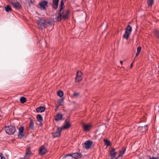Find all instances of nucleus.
<instances>
[{"mask_svg": "<svg viewBox=\"0 0 159 159\" xmlns=\"http://www.w3.org/2000/svg\"><path fill=\"white\" fill-rule=\"evenodd\" d=\"M48 2L46 0L41 1L38 4V7L42 10H45L47 9V7L48 6Z\"/></svg>", "mask_w": 159, "mask_h": 159, "instance_id": "2", "label": "nucleus"}, {"mask_svg": "<svg viewBox=\"0 0 159 159\" xmlns=\"http://www.w3.org/2000/svg\"><path fill=\"white\" fill-rule=\"evenodd\" d=\"M133 63H132L130 65V68H131L133 67Z\"/></svg>", "mask_w": 159, "mask_h": 159, "instance_id": "41", "label": "nucleus"}, {"mask_svg": "<svg viewBox=\"0 0 159 159\" xmlns=\"http://www.w3.org/2000/svg\"><path fill=\"white\" fill-rule=\"evenodd\" d=\"M132 30V27L130 25H128L125 28V31H127L130 34Z\"/></svg>", "mask_w": 159, "mask_h": 159, "instance_id": "23", "label": "nucleus"}, {"mask_svg": "<svg viewBox=\"0 0 159 159\" xmlns=\"http://www.w3.org/2000/svg\"><path fill=\"white\" fill-rule=\"evenodd\" d=\"M148 157L150 158L148 159H158V158L157 157H151L150 156H149Z\"/></svg>", "mask_w": 159, "mask_h": 159, "instance_id": "36", "label": "nucleus"}, {"mask_svg": "<svg viewBox=\"0 0 159 159\" xmlns=\"http://www.w3.org/2000/svg\"><path fill=\"white\" fill-rule=\"evenodd\" d=\"M143 127L144 128H145V129L146 130H147L148 129V125H144Z\"/></svg>", "mask_w": 159, "mask_h": 159, "instance_id": "37", "label": "nucleus"}, {"mask_svg": "<svg viewBox=\"0 0 159 159\" xmlns=\"http://www.w3.org/2000/svg\"><path fill=\"white\" fill-rule=\"evenodd\" d=\"M60 106H59V105L56 106V109H55V110L56 111L58 110V108Z\"/></svg>", "mask_w": 159, "mask_h": 159, "instance_id": "38", "label": "nucleus"}, {"mask_svg": "<svg viewBox=\"0 0 159 159\" xmlns=\"http://www.w3.org/2000/svg\"><path fill=\"white\" fill-rule=\"evenodd\" d=\"M24 158L25 159H29L30 158V148H29L27 149Z\"/></svg>", "mask_w": 159, "mask_h": 159, "instance_id": "22", "label": "nucleus"}, {"mask_svg": "<svg viewBox=\"0 0 159 159\" xmlns=\"http://www.w3.org/2000/svg\"><path fill=\"white\" fill-rule=\"evenodd\" d=\"M0 157H1V159H6L4 157L2 153H0Z\"/></svg>", "mask_w": 159, "mask_h": 159, "instance_id": "35", "label": "nucleus"}, {"mask_svg": "<svg viewBox=\"0 0 159 159\" xmlns=\"http://www.w3.org/2000/svg\"><path fill=\"white\" fill-rule=\"evenodd\" d=\"M130 34H129V32L127 31H125L124 34L123 35V38L127 39H128Z\"/></svg>", "mask_w": 159, "mask_h": 159, "instance_id": "25", "label": "nucleus"}, {"mask_svg": "<svg viewBox=\"0 0 159 159\" xmlns=\"http://www.w3.org/2000/svg\"><path fill=\"white\" fill-rule=\"evenodd\" d=\"M35 0H30V3H33L35 2Z\"/></svg>", "mask_w": 159, "mask_h": 159, "instance_id": "40", "label": "nucleus"}, {"mask_svg": "<svg viewBox=\"0 0 159 159\" xmlns=\"http://www.w3.org/2000/svg\"><path fill=\"white\" fill-rule=\"evenodd\" d=\"M24 130V127L22 126L20 127L19 128L18 136L20 139L24 137V135L23 134Z\"/></svg>", "mask_w": 159, "mask_h": 159, "instance_id": "9", "label": "nucleus"}, {"mask_svg": "<svg viewBox=\"0 0 159 159\" xmlns=\"http://www.w3.org/2000/svg\"><path fill=\"white\" fill-rule=\"evenodd\" d=\"M64 93L63 91L61 90H59L57 92V95L60 97H61L63 95Z\"/></svg>", "mask_w": 159, "mask_h": 159, "instance_id": "31", "label": "nucleus"}, {"mask_svg": "<svg viewBox=\"0 0 159 159\" xmlns=\"http://www.w3.org/2000/svg\"><path fill=\"white\" fill-rule=\"evenodd\" d=\"M120 63L121 65H122L123 63V61H120Z\"/></svg>", "mask_w": 159, "mask_h": 159, "instance_id": "42", "label": "nucleus"}, {"mask_svg": "<svg viewBox=\"0 0 159 159\" xmlns=\"http://www.w3.org/2000/svg\"><path fill=\"white\" fill-rule=\"evenodd\" d=\"M62 130V129L61 128L57 127L56 131L53 134V137L56 138L59 137L61 134Z\"/></svg>", "mask_w": 159, "mask_h": 159, "instance_id": "8", "label": "nucleus"}, {"mask_svg": "<svg viewBox=\"0 0 159 159\" xmlns=\"http://www.w3.org/2000/svg\"><path fill=\"white\" fill-rule=\"evenodd\" d=\"M71 126L70 124L66 120L65 121V124L63 126H62L61 128L62 129H68Z\"/></svg>", "mask_w": 159, "mask_h": 159, "instance_id": "18", "label": "nucleus"}, {"mask_svg": "<svg viewBox=\"0 0 159 159\" xmlns=\"http://www.w3.org/2000/svg\"><path fill=\"white\" fill-rule=\"evenodd\" d=\"M126 148H122V150H120L119 152V154L117 157L116 159H119L121 157V159L122 157V156L125 153V152Z\"/></svg>", "mask_w": 159, "mask_h": 159, "instance_id": "14", "label": "nucleus"}, {"mask_svg": "<svg viewBox=\"0 0 159 159\" xmlns=\"http://www.w3.org/2000/svg\"><path fill=\"white\" fill-rule=\"evenodd\" d=\"M63 13V11L62 12H59L58 14V16L56 18V19L57 21L59 22L62 19V14Z\"/></svg>", "mask_w": 159, "mask_h": 159, "instance_id": "21", "label": "nucleus"}, {"mask_svg": "<svg viewBox=\"0 0 159 159\" xmlns=\"http://www.w3.org/2000/svg\"><path fill=\"white\" fill-rule=\"evenodd\" d=\"M59 1V0H52V2L50 3L53 9L55 10H56L57 9Z\"/></svg>", "mask_w": 159, "mask_h": 159, "instance_id": "6", "label": "nucleus"}, {"mask_svg": "<svg viewBox=\"0 0 159 159\" xmlns=\"http://www.w3.org/2000/svg\"><path fill=\"white\" fill-rule=\"evenodd\" d=\"M30 129H33L34 128V123L33 121V120L30 119Z\"/></svg>", "mask_w": 159, "mask_h": 159, "instance_id": "32", "label": "nucleus"}, {"mask_svg": "<svg viewBox=\"0 0 159 159\" xmlns=\"http://www.w3.org/2000/svg\"><path fill=\"white\" fill-rule=\"evenodd\" d=\"M103 141L105 143V145L107 146H108L111 145L110 141L109 140L106 139H104L103 140Z\"/></svg>", "mask_w": 159, "mask_h": 159, "instance_id": "26", "label": "nucleus"}, {"mask_svg": "<svg viewBox=\"0 0 159 159\" xmlns=\"http://www.w3.org/2000/svg\"><path fill=\"white\" fill-rule=\"evenodd\" d=\"M47 152V150L45 147L43 145L39 149V154L41 155H43L45 154Z\"/></svg>", "mask_w": 159, "mask_h": 159, "instance_id": "11", "label": "nucleus"}, {"mask_svg": "<svg viewBox=\"0 0 159 159\" xmlns=\"http://www.w3.org/2000/svg\"><path fill=\"white\" fill-rule=\"evenodd\" d=\"M83 74L80 71H77L76 76L75 79V82H78L80 81L82 79V76Z\"/></svg>", "mask_w": 159, "mask_h": 159, "instance_id": "7", "label": "nucleus"}, {"mask_svg": "<svg viewBox=\"0 0 159 159\" xmlns=\"http://www.w3.org/2000/svg\"><path fill=\"white\" fill-rule=\"evenodd\" d=\"M83 126L84 130L85 131H89L92 128V126L91 124H83Z\"/></svg>", "mask_w": 159, "mask_h": 159, "instance_id": "13", "label": "nucleus"}, {"mask_svg": "<svg viewBox=\"0 0 159 159\" xmlns=\"http://www.w3.org/2000/svg\"><path fill=\"white\" fill-rule=\"evenodd\" d=\"M153 33L155 35L156 38L157 39H159V31L156 30H154L153 32Z\"/></svg>", "mask_w": 159, "mask_h": 159, "instance_id": "24", "label": "nucleus"}, {"mask_svg": "<svg viewBox=\"0 0 159 159\" xmlns=\"http://www.w3.org/2000/svg\"><path fill=\"white\" fill-rule=\"evenodd\" d=\"M37 121L39 122V125L41 126L43 125V118L40 114H38L36 116Z\"/></svg>", "mask_w": 159, "mask_h": 159, "instance_id": "15", "label": "nucleus"}, {"mask_svg": "<svg viewBox=\"0 0 159 159\" xmlns=\"http://www.w3.org/2000/svg\"><path fill=\"white\" fill-rule=\"evenodd\" d=\"M70 14V10L69 9L67 10L66 11L65 13L62 14V19L64 20L67 19L69 18V16Z\"/></svg>", "mask_w": 159, "mask_h": 159, "instance_id": "12", "label": "nucleus"}, {"mask_svg": "<svg viewBox=\"0 0 159 159\" xmlns=\"http://www.w3.org/2000/svg\"><path fill=\"white\" fill-rule=\"evenodd\" d=\"M158 159H159V158H158Z\"/></svg>", "mask_w": 159, "mask_h": 159, "instance_id": "43", "label": "nucleus"}, {"mask_svg": "<svg viewBox=\"0 0 159 159\" xmlns=\"http://www.w3.org/2000/svg\"><path fill=\"white\" fill-rule=\"evenodd\" d=\"M5 9L6 12H8L11 11V8L9 5H7Z\"/></svg>", "mask_w": 159, "mask_h": 159, "instance_id": "27", "label": "nucleus"}, {"mask_svg": "<svg viewBox=\"0 0 159 159\" xmlns=\"http://www.w3.org/2000/svg\"><path fill=\"white\" fill-rule=\"evenodd\" d=\"M11 4H12L13 7L16 9H19L21 7V6L20 3L17 2L16 3H14L11 2Z\"/></svg>", "mask_w": 159, "mask_h": 159, "instance_id": "16", "label": "nucleus"}, {"mask_svg": "<svg viewBox=\"0 0 159 159\" xmlns=\"http://www.w3.org/2000/svg\"><path fill=\"white\" fill-rule=\"evenodd\" d=\"M116 150V149L114 148H111L109 151V155L111 159H113L116 157L117 153Z\"/></svg>", "mask_w": 159, "mask_h": 159, "instance_id": "5", "label": "nucleus"}, {"mask_svg": "<svg viewBox=\"0 0 159 159\" xmlns=\"http://www.w3.org/2000/svg\"><path fill=\"white\" fill-rule=\"evenodd\" d=\"M93 144V142L90 140L86 141L84 143V145L85 149H89L90 148Z\"/></svg>", "mask_w": 159, "mask_h": 159, "instance_id": "10", "label": "nucleus"}, {"mask_svg": "<svg viewBox=\"0 0 159 159\" xmlns=\"http://www.w3.org/2000/svg\"><path fill=\"white\" fill-rule=\"evenodd\" d=\"M82 155L80 153L75 152L73 153L68 154L65 155L63 158V159H64L67 157L71 156L73 158L75 159H78L81 158L82 157Z\"/></svg>", "mask_w": 159, "mask_h": 159, "instance_id": "3", "label": "nucleus"}, {"mask_svg": "<svg viewBox=\"0 0 159 159\" xmlns=\"http://www.w3.org/2000/svg\"><path fill=\"white\" fill-rule=\"evenodd\" d=\"M140 53L139 52H137L136 53V56H135V57H137V56H138L139 54Z\"/></svg>", "mask_w": 159, "mask_h": 159, "instance_id": "39", "label": "nucleus"}, {"mask_svg": "<svg viewBox=\"0 0 159 159\" xmlns=\"http://www.w3.org/2000/svg\"><path fill=\"white\" fill-rule=\"evenodd\" d=\"M64 99L63 98H61L58 100L57 103L59 106L62 105V103L64 102Z\"/></svg>", "mask_w": 159, "mask_h": 159, "instance_id": "29", "label": "nucleus"}, {"mask_svg": "<svg viewBox=\"0 0 159 159\" xmlns=\"http://www.w3.org/2000/svg\"><path fill=\"white\" fill-rule=\"evenodd\" d=\"M153 4V0H148V6L151 7Z\"/></svg>", "mask_w": 159, "mask_h": 159, "instance_id": "30", "label": "nucleus"}, {"mask_svg": "<svg viewBox=\"0 0 159 159\" xmlns=\"http://www.w3.org/2000/svg\"><path fill=\"white\" fill-rule=\"evenodd\" d=\"M5 130L6 132L9 134H13L16 130L15 127L11 126H6L5 128Z\"/></svg>", "mask_w": 159, "mask_h": 159, "instance_id": "4", "label": "nucleus"}, {"mask_svg": "<svg viewBox=\"0 0 159 159\" xmlns=\"http://www.w3.org/2000/svg\"><path fill=\"white\" fill-rule=\"evenodd\" d=\"M38 28L42 30L43 28H45L48 26H50L52 25L51 22L50 21H47L46 20L43 19H40L38 21Z\"/></svg>", "mask_w": 159, "mask_h": 159, "instance_id": "1", "label": "nucleus"}, {"mask_svg": "<svg viewBox=\"0 0 159 159\" xmlns=\"http://www.w3.org/2000/svg\"><path fill=\"white\" fill-rule=\"evenodd\" d=\"M62 115L61 113H58L56 116H55V120L57 121L60 120H61L62 119Z\"/></svg>", "mask_w": 159, "mask_h": 159, "instance_id": "19", "label": "nucleus"}, {"mask_svg": "<svg viewBox=\"0 0 159 159\" xmlns=\"http://www.w3.org/2000/svg\"><path fill=\"white\" fill-rule=\"evenodd\" d=\"M80 95V94L78 93L74 92L73 94V97H75L79 96Z\"/></svg>", "mask_w": 159, "mask_h": 159, "instance_id": "33", "label": "nucleus"}, {"mask_svg": "<svg viewBox=\"0 0 159 159\" xmlns=\"http://www.w3.org/2000/svg\"><path fill=\"white\" fill-rule=\"evenodd\" d=\"M142 48L141 47H139L137 48V52H139L140 53L141 51Z\"/></svg>", "mask_w": 159, "mask_h": 159, "instance_id": "34", "label": "nucleus"}, {"mask_svg": "<svg viewBox=\"0 0 159 159\" xmlns=\"http://www.w3.org/2000/svg\"><path fill=\"white\" fill-rule=\"evenodd\" d=\"M45 107L41 106L37 108L36 111L37 112H42L45 111Z\"/></svg>", "mask_w": 159, "mask_h": 159, "instance_id": "20", "label": "nucleus"}, {"mask_svg": "<svg viewBox=\"0 0 159 159\" xmlns=\"http://www.w3.org/2000/svg\"><path fill=\"white\" fill-rule=\"evenodd\" d=\"M65 7V6L63 2V0H62L60 4L59 7V11L61 12H62L63 11L64 12L63 9H64Z\"/></svg>", "mask_w": 159, "mask_h": 159, "instance_id": "17", "label": "nucleus"}, {"mask_svg": "<svg viewBox=\"0 0 159 159\" xmlns=\"http://www.w3.org/2000/svg\"><path fill=\"white\" fill-rule=\"evenodd\" d=\"M26 101V98L23 97H21L20 98V101L22 103H24Z\"/></svg>", "mask_w": 159, "mask_h": 159, "instance_id": "28", "label": "nucleus"}]
</instances>
